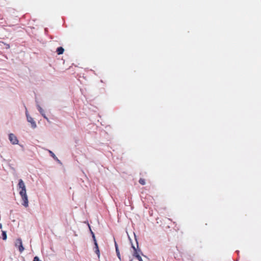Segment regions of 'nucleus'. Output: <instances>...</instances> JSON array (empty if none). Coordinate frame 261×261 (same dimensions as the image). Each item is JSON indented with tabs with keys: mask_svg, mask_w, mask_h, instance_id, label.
Instances as JSON below:
<instances>
[{
	"mask_svg": "<svg viewBox=\"0 0 261 261\" xmlns=\"http://www.w3.org/2000/svg\"><path fill=\"white\" fill-rule=\"evenodd\" d=\"M37 109L40 113H42V112H44L43 110L39 105L37 106Z\"/></svg>",
	"mask_w": 261,
	"mask_h": 261,
	"instance_id": "obj_13",
	"label": "nucleus"
},
{
	"mask_svg": "<svg viewBox=\"0 0 261 261\" xmlns=\"http://www.w3.org/2000/svg\"><path fill=\"white\" fill-rule=\"evenodd\" d=\"M9 139L10 141L13 144H17L18 143V140L16 136L13 134H10L9 135Z\"/></svg>",
	"mask_w": 261,
	"mask_h": 261,
	"instance_id": "obj_5",
	"label": "nucleus"
},
{
	"mask_svg": "<svg viewBox=\"0 0 261 261\" xmlns=\"http://www.w3.org/2000/svg\"><path fill=\"white\" fill-rule=\"evenodd\" d=\"M19 194L21 196L22 200L23 201L22 204L25 207H27L29 205V201H28V196L27 195V192H24L23 193H19Z\"/></svg>",
	"mask_w": 261,
	"mask_h": 261,
	"instance_id": "obj_2",
	"label": "nucleus"
},
{
	"mask_svg": "<svg viewBox=\"0 0 261 261\" xmlns=\"http://www.w3.org/2000/svg\"><path fill=\"white\" fill-rule=\"evenodd\" d=\"M129 261H133L132 259L130 260Z\"/></svg>",
	"mask_w": 261,
	"mask_h": 261,
	"instance_id": "obj_18",
	"label": "nucleus"
},
{
	"mask_svg": "<svg viewBox=\"0 0 261 261\" xmlns=\"http://www.w3.org/2000/svg\"><path fill=\"white\" fill-rule=\"evenodd\" d=\"M42 116L46 119L47 120V121H49V120L48 119V118L46 116V115H45L44 114V112H42V113H40Z\"/></svg>",
	"mask_w": 261,
	"mask_h": 261,
	"instance_id": "obj_14",
	"label": "nucleus"
},
{
	"mask_svg": "<svg viewBox=\"0 0 261 261\" xmlns=\"http://www.w3.org/2000/svg\"><path fill=\"white\" fill-rule=\"evenodd\" d=\"M115 249H116V252L117 256L118 257V258L120 260H121V255H120V251H119V249H118V245H117V243L116 242H115Z\"/></svg>",
	"mask_w": 261,
	"mask_h": 261,
	"instance_id": "obj_8",
	"label": "nucleus"
},
{
	"mask_svg": "<svg viewBox=\"0 0 261 261\" xmlns=\"http://www.w3.org/2000/svg\"><path fill=\"white\" fill-rule=\"evenodd\" d=\"M2 237H3V239L4 240H6L7 239V234H6V231H2Z\"/></svg>",
	"mask_w": 261,
	"mask_h": 261,
	"instance_id": "obj_10",
	"label": "nucleus"
},
{
	"mask_svg": "<svg viewBox=\"0 0 261 261\" xmlns=\"http://www.w3.org/2000/svg\"><path fill=\"white\" fill-rule=\"evenodd\" d=\"M18 186L19 188L21 189V190L19 192V193L27 192L24 183L21 179L19 180Z\"/></svg>",
	"mask_w": 261,
	"mask_h": 261,
	"instance_id": "obj_4",
	"label": "nucleus"
},
{
	"mask_svg": "<svg viewBox=\"0 0 261 261\" xmlns=\"http://www.w3.org/2000/svg\"><path fill=\"white\" fill-rule=\"evenodd\" d=\"M134 249L133 256L137 258L139 261H143L141 256H140L141 250L140 249H137L135 246H132Z\"/></svg>",
	"mask_w": 261,
	"mask_h": 261,
	"instance_id": "obj_1",
	"label": "nucleus"
},
{
	"mask_svg": "<svg viewBox=\"0 0 261 261\" xmlns=\"http://www.w3.org/2000/svg\"><path fill=\"white\" fill-rule=\"evenodd\" d=\"M25 114L28 121L31 123L33 128H35L37 127V125L34 119L29 115L27 111H26Z\"/></svg>",
	"mask_w": 261,
	"mask_h": 261,
	"instance_id": "obj_3",
	"label": "nucleus"
},
{
	"mask_svg": "<svg viewBox=\"0 0 261 261\" xmlns=\"http://www.w3.org/2000/svg\"><path fill=\"white\" fill-rule=\"evenodd\" d=\"M16 246L18 247L20 252H22L24 250V248L22 246V241L20 239H17L15 243Z\"/></svg>",
	"mask_w": 261,
	"mask_h": 261,
	"instance_id": "obj_6",
	"label": "nucleus"
},
{
	"mask_svg": "<svg viewBox=\"0 0 261 261\" xmlns=\"http://www.w3.org/2000/svg\"><path fill=\"white\" fill-rule=\"evenodd\" d=\"M5 45H6V48L7 49H8V48H10V45H9V44H5Z\"/></svg>",
	"mask_w": 261,
	"mask_h": 261,
	"instance_id": "obj_17",
	"label": "nucleus"
},
{
	"mask_svg": "<svg viewBox=\"0 0 261 261\" xmlns=\"http://www.w3.org/2000/svg\"><path fill=\"white\" fill-rule=\"evenodd\" d=\"M49 154L50 155L55 159L58 160L56 155L54 153V152L50 150H49Z\"/></svg>",
	"mask_w": 261,
	"mask_h": 261,
	"instance_id": "obj_12",
	"label": "nucleus"
},
{
	"mask_svg": "<svg viewBox=\"0 0 261 261\" xmlns=\"http://www.w3.org/2000/svg\"><path fill=\"white\" fill-rule=\"evenodd\" d=\"M33 261H41L38 256H35L34 258Z\"/></svg>",
	"mask_w": 261,
	"mask_h": 261,
	"instance_id": "obj_16",
	"label": "nucleus"
},
{
	"mask_svg": "<svg viewBox=\"0 0 261 261\" xmlns=\"http://www.w3.org/2000/svg\"><path fill=\"white\" fill-rule=\"evenodd\" d=\"M92 237L93 238V240L94 241V244H95V248H96L95 252L96 253V254H97L98 256L99 257V255H100V252H99V250L98 249V244H97V242L96 241L94 234L93 233V232H92Z\"/></svg>",
	"mask_w": 261,
	"mask_h": 261,
	"instance_id": "obj_7",
	"label": "nucleus"
},
{
	"mask_svg": "<svg viewBox=\"0 0 261 261\" xmlns=\"http://www.w3.org/2000/svg\"><path fill=\"white\" fill-rule=\"evenodd\" d=\"M42 116L46 119L47 120V121H49V120L48 119V118L46 116V115H45L44 114V112H42V113H40Z\"/></svg>",
	"mask_w": 261,
	"mask_h": 261,
	"instance_id": "obj_15",
	"label": "nucleus"
},
{
	"mask_svg": "<svg viewBox=\"0 0 261 261\" xmlns=\"http://www.w3.org/2000/svg\"><path fill=\"white\" fill-rule=\"evenodd\" d=\"M64 51V49L62 47H59L57 49V53L58 55H62Z\"/></svg>",
	"mask_w": 261,
	"mask_h": 261,
	"instance_id": "obj_9",
	"label": "nucleus"
},
{
	"mask_svg": "<svg viewBox=\"0 0 261 261\" xmlns=\"http://www.w3.org/2000/svg\"><path fill=\"white\" fill-rule=\"evenodd\" d=\"M139 182L142 185H144L145 184V180L143 178H140Z\"/></svg>",
	"mask_w": 261,
	"mask_h": 261,
	"instance_id": "obj_11",
	"label": "nucleus"
}]
</instances>
